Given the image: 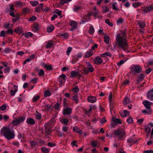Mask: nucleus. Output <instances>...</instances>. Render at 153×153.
Listing matches in <instances>:
<instances>
[{
    "instance_id": "17",
    "label": "nucleus",
    "mask_w": 153,
    "mask_h": 153,
    "mask_svg": "<svg viewBox=\"0 0 153 153\" xmlns=\"http://www.w3.org/2000/svg\"><path fill=\"white\" fill-rule=\"evenodd\" d=\"M73 130L74 132H77L79 134H82V131L76 126L74 127Z\"/></svg>"
},
{
    "instance_id": "3",
    "label": "nucleus",
    "mask_w": 153,
    "mask_h": 153,
    "mask_svg": "<svg viewBox=\"0 0 153 153\" xmlns=\"http://www.w3.org/2000/svg\"><path fill=\"white\" fill-rule=\"evenodd\" d=\"M114 133L115 138H117L119 140H122L126 135L125 131L122 128L114 130Z\"/></svg>"
},
{
    "instance_id": "58",
    "label": "nucleus",
    "mask_w": 153,
    "mask_h": 153,
    "mask_svg": "<svg viewBox=\"0 0 153 153\" xmlns=\"http://www.w3.org/2000/svg\"><path fill=\"white\" fill-rule=\"evenodd\" d=\"M145 131L146 133H149L150 131L151 128L149 127L146 126L145 127Z\"/></svg>"
},
{
    "instance_id": "62",
    "label": "nucleus",
    "mask_w": 153,
    "mask_h": 153,
    "mask_svg": "<svg viewBox=\"0 0 153 153\" xmlns=\"http://www.w3.org/2000/svg\"><path fill=\"white\" fill-rule=\"evenodd\" d=\"M39 98V96L38 95H37L34 97L33 98V101L34 102L36 101Z\"/></svg>"
},
{
    "instance_id": "18",
    "label": "nucleus",
    "mask_w": 153,
    "mask_h": 153,
    "mask_svg": "<svg viewBox=\"0 0 153 153\" xmlns=\"http://www.w3.org/2000/svg\"><path fill=\"white\" fill-rule=\"evenodd\" d=\"M113 123L111 124V125L112 126L114 125V123L116 125L118 124H120L121 123V122L119 118L114 119H113Z\"/></svg>"
},
{
    "instance_id": "45",
    "label": "nucleus",
    "mask_w": 153,
    "mask_h": 153,
    "mask_svg": "<svg viewBox=\"0 0 153 153\" xmlns=\"http://www.w3.org/2000/svg\"><path fill=\"white\" fill-rule=\"evenodd\" d=\"M138 23L139 26L141 28H144L145 27V24L143 22H141L139 21H138Z\"/></svg>"
},
{
    "instance_id": "14",
    "label": "nucleus",
    "mask_w": 153,
    "mask_h": 153,
    "mask_svg": "<svg viewBox=\"0 0 153 153\" xmlns=\"http://www.w3.org/2000/svg\"><path fill=\"white\" fill-rule=\"evenodd\" d=\"M25 5V3L20 1H16L15 3V6L17 7H21Z\"/></svg>"
},
{
    "instance_id": "35",
    "label": "nucleus",
    "mask_w": 153,
    "mask_h": 153,
    "mask_svg": "<svg viewBox=\"0 0 153 153\" xmlns=\"http://www.w3.org/2000/svg\"><path fill=\"white\" fill-rule=\"evenodd\" d=\"M94 32V29L92 25L90 26V28L88 31V32L90 34H91L93 33Z\"/></svg>"
},
{
    "instance_id": "57",
    "label": "nucleus",
    "mask_w": 153,
    "mask_h": 153,
    "mask_svg": "<svg viewBox=\"0 0 153 153\" xmlns=\"http://www.w3.org/2000/svg\"><path fill=\"white\" fill-rule=\"evenodd\" d=\"M60 106V103L57 102L54 106V108L55 109L58 110Z\"/></svg>"
},
{
    "instance_id": "4",
    "label": "nucleus",
    "mask_w": 153,
    "mask_h": 153,
    "mask_svg": "<svg viewBox=\"0 0 153 153\" xmlns=\"http://www.w3.org/2000/svg\"><path fill=\"white\" fill-rule=\"evenodd\" d=\"M142 70L141 68L138 65H134L132 67V71L135 73L139 74Z\"/></svg>"
},
{
    "instance_id": "51",
    "label": "nucleus",
    "mask_w": 153,
    "mask_h": 153,
    "mask_svg": "<svg viewBox=\"0 0 153 153\" xmlns=\"http://www.w3.org/2000/svg\"><path fill=\"white\" fill-rule=\"evenodd\" d=\"M98 143L97 141H92L91 142V145L93 147H95L97 146Z\"/></svg>"
},
{
    "instance_id": "63",
    "label": "nucleus",
    "mask_w": 153,
    "mask_h": 153,
    "mask_svg": "<svg viewBox=\"0 0 153 153\" xmlns=\"http://www.w3.org/2000/svg\"><path fill=\"white\" fill-rule=\"evenodd\" d=\"M133 121V118L131 117H130L127 120V122L129 123H131Z\"/></svg>"
},
{
    "instance_id": "8",
    "label": "nucleus",
    "mask_w": 153,
    "mask_h": 153,
    "mask_svg": "<svg viewBox=\"0 0 153 153\" xmlns=\"http://www.w3.org/2000/svg\"><path fill=\"white\" fill-rule=\"evenodd\" d=\"M66 75L65 74H62L58 77V81L61 84L64 83L65 81Z\"/></svg>"
},
{
    "instance_id": "59",
    "label": "nucleus",
    "mask_w": 153,
    "mask_h": 153,
    "mask_svg": "<svg viewBox=\"0 0 153 153\" xmlns=\"http://www.w3.org/2000/svg\"><path fill=\"white\" fill-rule=\"evenodd\" d=\"M36 18L34 16H33L28 19V21H33L36 20Z\"/></svg>"
},
{
    "instance_id": "47",
    "label": "nucleus",
    "mask_w": 153,
    "mask_h": 153,
    "mask_svg": "<svg viewBox=\"0 0 153 153\" xmlns=\"http://www.w3.org/2000/svg\"><path fill=\"white\" fill-rule=\"evenodd\" d=\"M142 10L145 13H147L148 12H150L149 7H143Z\"/></svg>"
},
{
    "instance_id": "52",
    "label": "nucleus",
    "mask_w": 153,
    "mask_h": 153,
    "mask_svg": "<svg viewBox=\"0 0 153 153\" xmlns=\"http://www.w3.org/2000/svg\"><path fill=\"white\" fill-rule=\"evenodd\" d=\"M41 149L43 153H48L49 152L48 149L45 147H42Z\"/></svg>"
},
{
    "instance_id": "54",
    "label": "nucleus",
    "mask_w": 153,
    "mask_h": 153,
    "mask_svg": "<svg viewBox=\"0 0 153 153\" xmlns=\"http://www.w3.org/2000/svg\"><path fill=\"white\" fill-rule=\"evenodd\" d=\"M72 91L74 92H78L79 91V88H78V86H76L75 88L72 89Z\"/></svg>"
},
{
    "instance_id": "56",
    "label": "nucleus",
    "mask_w": 153,
    "mask_h": 153,
    "mask_svg": "<svg viewBox=\"0 0 153 153\" xmlns=\"http://www.w3.org/2000/svg\"><path fill=\"white\" fill-rule=\"evenodd\" d=\"M48 70H51L52 69V68L51 65H45L44 66Z\"/></svg>"
},
{
    "instance_id": "29",
    "label": "nucleus",
    "mask_w": 153,
    "mask_h": 153,
    "mask_svg": "<svg viewBox=\"0 0 153 153\" xmlns=\"http://www.w3.org/2000/svg\"><path fill=\"white\" fill-rule=\"evenodd\" d=\"M72 99L75 102L76 104H77L79 101L78 100V96L77 94H75L72 97Z\"/></svg>"
},
{
    "instance_id": "26",
    "label": "nucleus",
    "mask_w": 153,
    "mask_h": 153,
    "mask_svg": "<svg viewBox=\"0 0 153 153\" xmlns=\"http://www.w3.org/2000/svg\"><path fill=\"white\" fill-rule=\"evenodd\" d=\"M142 3L140 2H135L133 3L132 5L133 7L134 8H137L141 5Z\"/></svg>"
},
{
    "instance_id": "53",
    "label": "nucleus",
    "mask_w": 153,
    "mask_h": 153,
    "mask_svg": "<svg viewBox=\"0 0 153 153\" xmlns=\"http://www.w3.org/2000/svg\"><path fill=\"white\" fill-rule=\"evenodd\" d=\"M17 89H15L14 90H11L10 91V95L13 96H14L15 94V93L17 91Z\"/></svg>"
},
{
    "instance_id": "64",
    "label": "nucleus",
    "mask_w": 153,
    "mask_h": 153,
    "mask_svg": "<svg viewBox=\"0 0 153 153\" xmlns=\"http://www.w3.org/2000/svg\"><path fill=\"white\" fill-rule=\"evenodd\" d=\"M82 71L83 72L84 74L85 75H87L88 74L89 72L88 70L86 68H84L82 70Z\"/></svg>"
},
{
    "instance_id": "33",
    "label": "nucleus",
    "mask_w": 153,
    "mask_h": 153,
    "mask_svg": "<svg viewBox=\"0 0 153 153\" xmlns=\"http://www.w3.org/2000/svg\"><path fill=\"white\" fill-rule=\"evenodd\" d=\"M35 118L39 120H40L41 119V114L40 113L37 112V113L35 114Z\"/></svg>"
},
{
    "instance_id": "60",
    "label": "nucleus",
    "mask_w": 153,
    "mask_h": 153,
    "mask_svg": "<svg viewBox=\"0 0 153 153\" xmlns=\"http://www.w3.org/2000/svg\"><path fill=\"white\" fill-rule=\"evenodd\" d=\"M105 22L110 26H112L113 25V24L109 21L108 19H106L105 20Z\"/></svg>"
},
{
    "instance_id": "37",
    "label": "nucleus",
    "mask_w": 153,
    "mask_h": 153,
    "mask_svg": "<svg viewBox=\"0 0 153 153\" xmlns=\"http://www.w3.org/2000/svg\"><path fill=\"white\" fill-rule=\"evenodd\" d=\"M33 34L30 32H28L24 34L25 37L26 38H29L32 37Z\"/></svg>"
},
{
    "instance_id": "15",
    "label": "nucleus",
    "mask_w": 153,
    "mask_h": 153,
    "mask_svg": "<svg viewBox=\"0 0 153 153\" xmlns=\"http://www.w3.org/2000/svg\"><path fill=\"white\" fill-rule=\"evenodd\" d=\"M96 98L94 97L90 96L88 97V101L91 103H94L96 101Z\"/></svg>"
},
{
    "instance_id": "13",
    "label": "nucleus",
    "mask_w": 153,
    "mask_h": 153,
    "mask_svg": "<svg viewBox=\"0 0 153 153\" xmlns=\"http://www.w3.org/2000/svg\"><path fill=\"white\" fill-rule=\"evenodd\" d=\"M82 56V53H79L76 56H75L74 57V59L72 60V62L74 64L75 62L77 61L78 59L81 58Z\"/></svg>"
},
{
    "instance_id": "44",
    "label": "nucleus",
    "mask_w": 153,
    "mask_h": 153,
    "mask_svg": "<svg viewBox=\"0 0 153 153\" xmlns=\"http://www.w3.org/2000/svg\"><path fill=\"white\" fill-rule=\"evenodd\" d=\"M72 0H61L60 4L62 5H63L65 3H68L71 1Z\"/></svg>"
},
{
    "instance_id": "25",
    "label": "nucleus",
    "mask_w": 153,
    "mask_h": 153,
    "mask_svg": "<svg viewBox=\"0 0 153 153\" xmlns=\"http://www.w3.org/2000/svg\"><path fill=\"white\" fill-rule=\"evenodd\" d=\"M30 9L27 7L24 8L22 10L23 13L24 15L28 14L30 13Z\"/></svg>"
},
{
    "instance_id": "27",
    "label": "nucleus",
    "mask_w": 153,
    "mask_h": 153,
    "mask_svg": "<svg viewBox=\"0 0 153 153\" xmlns=\"http://www.w3.org/2000/svg\"><path fill=\"white\" fill-rule=\"evenodd\" d=\"M71 77L72 78L75 77L79 74V72L75 71L71 72Z\"/></svg>"
},
{
    "instance_id": "43",
    "label": "nucleus",
    "mask_w": 153,
    "mask_h": 153,
    "mask_svg": "<svg viewBox=\"0 0 153 153\" xmlns=\"http://www.w3.org/2000/svg\"><path fill=\"white\" fill-rule=\"evenodd\" d=\"M30 3L33 6H35L38 5L39 4V2L36 1H30Z\"/></svg>"
},
{
    "instance_id": "2",
    "label": "nucleus",
    "mask_w": 153,
    "mask_h": 153,
    "mask_svg": "<svg viewBox=\"0 0 153 153\" xmlns=\"http://www.w3.org/2000/svg\"><path fill=\"white\" fill-rule=\"evenodd\" d=\"M2 133L4 137L8 140L14 138V131L8 128H5L2 130Z\"/></svg>"
},
{
    "instance_id": "41",
    "label": "nucleus",
    "mask_w": 153,
    "mask_h": 153,
    "mask_svg": "<svg viewBox=\"0 0 153 153\" xmlns=\"http://www.w3.org/2000/svg\"><path fill=\"white\" fill-rule=\"evenodd\" d=\"M18 121L19 122V123L23 122L25 120V118L24 117H19L17 118Z\"/></svg>"
},
{
    "instance_id": "36",
    "label": "nucleus",
    "mask_w": 153,
    "mask_h": 153,
    "mask_svg": "<svg viewBox=\"0 0 153 153\" xmlns=\"http://www.w3.org/2000/svg\"><path fill=\"white\" fill-rule=\"evenodd\" d=\"M109 11V8L107 6H104L102 7V12L103 13H107Z\"/></svg>"
},
{
    "instance_id": "31",
    "label": "nucleus",
    "mask_w": 153,
    "mask_h": 153,
    "mask_svg": "<svg viewBox=\"0 0 153 153\" xmlns=\"http://www.w3.org/2000/svg\"><path fill=\"white\" fill-rule=\"evenodd\" d=\"M60 121L63 125H67L68 122V120L67 119L63 118L60 120Z\"/></svg>"
},
{
    "instance_id": "32",
    "label": "nucleus",
    "mask_w": 153,
    "mask_h": 153,
    "mask_svg": "<svg viewBox=\"0 0 153 153\" xmlns=\"http://www.w3.org/2000/svg\"><path fill=\"white\" fill-rule=\"evenodd\" d=\"M30 144L31 146L32 147H34L38 145L37 142L33 140H30Z\"/></svg>"
},
{
    "instance_id": "5",
    "label": "nucleus",
    "mask_w": 153,
    "mask_h": 153,
    "mask_svg": "<svg viewBox=\"0 0 153 153\" xmlns=\"http://www.w3.org/2000/svg\"><path fill=\"white\" fill-rule=\"evenodd\" d=\"M69 24L71 27L70 29V30L71 31H73L75 29L77 26V22L74 20L71 21Z\"/></svg>"
},
{
    "instance_id": "22",
    "label": "nucleus",
    "mask_w": 153,
    "mask_h": 153,
    "mask_svg": "<svg viewBox=\"0 0 153 153\" xmlns=\"http://www.w3.org/2000/svg\"><path fill=\"white\" fill-rule=\"evenodd\" d=\"M129 114V112L126 110H124L123 112L120 113V115L123 117H127Z\"/></svg>"
},
{
    "instance_id": "10",
    "label": "nucleus",
    "mask_w": 153,
    "mask_h": 153,
    "mask_svg": "<svg viewBox=\"0 0 153 153\" xmlns=\"http://www.w3.org/2000/svg\"><path fill=\"white\" fill-rule=\"evenodd\" d=\"M143 103L146 108L148 109H149L150 108V105L152 104V103L148 100L143 101Z\"/></svg>"
},
{
    "instance_id": "16",
    "label": "nucleus",
    "mask_w": 153,
    "mask_h": 153,
    "mask_svg": "<svg viewBox=\"0 0 153 153\" xmlns=\"http://www.w3.org/2000/svg\"><path fill=\"white\" fill-rule=\"evenodd\" d=\"M130 102L129 98L128 97H126L124 98L123 101V105L125 107L127 106V105H128Z\"/></svg>"
},
{
    "instance_id": "49",
    "label": "nucleus",
    "mask_w": 153,
    "mask_h": 153,
    "mask_svg": "<svg viewBox=\"0 0 153 153\" xmlns=\"http://www.w3.org/2000/svg\"><path fill=\"white\" fill-rule=\"evenodd\" d=\"M11 50L9 48H7L4 49L3 52L6 53H8L11 52Z\"/></svg>"
},
{
    "instance_id": "46",
    "label": "nucleus",
    "mask_w": 153,
    "mask_h": 153,
    "mask_svg": "<svg viewBox=\"0 0 153 153\" xmlns=\"http://www.w3.org/2000/svg\"><path fill=\"white\" fill-rule=\"evenodd\" d=\"M51 95V93L50 91L47 90L45 91L44 93V96L45 97L49 96Z\"/></svg>"
},
{
    "instance_id": "7",
    "label": "nucleus",
    "mask_w": 153,
    "mask_h": 153,
    "mask_svg": "<svg viewBox=\"0 0 153 153\" xmlns=\"http://www.w3.org/2000/svg\"><path fill=\"white\" fill-rule=\"evenodd\" d=\"M72 110V109L71 108H66L63 109L62 113L64 115H68L71 113Z\"/></svg>"
},
{
    "instance_id": "39",
    "label": "nucleus",
    "mask_w": 153,
    "mask_h": 153,
    "mask_svg": "<svg viewBox=\"0 0 153 153\" xmlns=\"http://www.w3.org/2000/svg\"><path fill=\"white\" fill-rule=\"evenodd\" d=\"M104 42L107 44H108L109 43L110 38L108 36H105L104 37Z\"/></svg>"
},
{
    "instance_id": "23",
    "label": "nucleus",
    "mask_w": 153,
    "mask_h": 153,
    "mask_svg": "<svg viewBox=\"0 0 153 153\" xmlns=\"http://www.w3.org/2000/svg\"><path fill=\"white\" fill-rule=\"evenodd\" d=\"M82 9V7L78 5H75L73 8V11L75 12H76L79 11Z\"/></svg>"
},
{
    "instance_id": "61",
    "label": "nucleus",
    "mask_w": 153,
    "mask_h": 153,
    "mask_svg": "<svg viewBox=\"0 0 153 153\" xmlns=\"http://www.w3.org/2000/svg\"><path fill=\"white\" fill-rule=\"evenodd\" d=\"M123 19L121 17H120L117 21V23L118 24L122 23L123 22Z\"/></svg>"
},
{
    "instance_id": "24",
    "label": "nucleus",
    "mask_w": 153,
    "mask_h": 153,
    "mask_svg": "<svg viewBox=\"0 0 153 153\" xmlns=\"http://www.w3.org/2000/svg\"><path fill=\"white\" fill-rule=\"evenodd\" d=\"M53 45V44L52 42L49 41H48L45 45L46 48H51Z\"/></svg>"
},
{
    "instance_id": "6",
    "label": "nucleus",
    "mask_w": 153,
    "mask_h": 153,
    "mask_svg": "<svg viewBox=\"0 0 153 153\" xmlns=\"http://www.w3.org/2000/svg\"><path fill=\"white\" fill-rule=\"evenodd\" d=\"M94 62L96 64H101L103 62V59L99 56H97L94 59Z\"/></svg>"
},
{
    "instance_id": "34",
    "label": "nucleus",
    "mask_w": 153,
    "mask_h": 153,
    "mask_svg": "<svg viewBox=\"0 0 153 153\" xmlns=\"http://www.w3.org/2000/svg\"><path fill=\"white\" fill-rule=\"evenodd\" d=\"M117 4L116 2H114L112 4V6L113 10H115L117 11H118L119 9L117 7Z\"/></svg>"
},
{
    "instance_id": "12",
    "label": "nucleus",
    "mask_w": 153,
    "mask_h": 153,
    "mask_svg": "<svg viewBox=\"0 0 153 153\" xmlns=\"http://www.w3.org/2000/svg\"><path fill=\"white\" fill-rule=\"evenodd\" d=\"M26 122L27 124L31 125H34L35 123V120L31 117L27 119L26 120Z\"/></svg>"
},
{
    "instance_id": "19",
    "label": "nucleus",
    "mask_w": 153,
    "mask_h": 153,
    "mask_svg": "<svg viewBox=\"0 0 153 153\" xmlns=\"http://www.w3.org/2000/svg\"><path fill=\"white\" fill-rule=\"evenodd\" d=\"M134 136H132L127 140V142L129 143H132V144H134L137 143V140H135Z\"/></svg>"
},
{
    "instance_id": "42",
    "label": "nucleus",
    "mask_w": 153,
    "mask_h": 153,
    "mask_svg": "<svg viewBox=\"0 0 153 153\" xmlns=\"http://www.w3.org/2000/svg\"><path fill=\"white\" fill-rule=\"evenodd\" d=\"M33 27L35 30L37 31L39 30V25L38 23H35L33 24Z\"/></svg>"
},
{
    "instance_id": "21",
    "label": "nucleus",
    "mask_w": 153,
    "mask_h": 153,
    "mask_svg": "<svg viewBox=\"0 0 153 153\" xmlns=\"http://www.w3.org/2000/svg\"><path fill=\"white\" fill-rule=\"evenodd\" d=\"M93 53L91 49L88 50L86 53L85 56L86 58H88L91 56Z\"/></svg>"
},
{
    "instance_id": "50",
    "label": "nucleus",
    "mask_w": 153,
    "mask_h": 153,
    "mask_svg": "<svg viewBox=\"0 0 153 153\" xmlns=\"http://www.w3.org/2000/svg\"><path fill=\"white\" fill-rule=\"evenodd\" d=\"M12 123L15 126H16L19 124V122L18 121L17 118L12 121Z\"/></svg>"
},
{
    "instance_id": "11",
    "label": "nucleus",
    "mask_w": 153,
    "mask_h": 153,
    "mask_svg": "<svg viewBox=\"0 0 153 153\" xmlns=\"http://www.w3.org/2000/svg\"><path fill=\"white\" fill-rule=\"evenodd\" d=\"M147 97L149 100H153V89L148 92Z\"/></svg>"
},
{
    "instance_id": "30",
    "label": "nucleus",
    "mask_w": 153,
    "mask_h": 153,
    "mask_svg": "<svg viewBox=\"0 0 153 153\" xmlns=\"http://www.w3.org/2000/svg\"><path fill=\"white\" fill-rule=\"evenodd\" d=\"M93 14L95 17H96L98 14V11L97 10L96 7H94V10L92 11Z\"/></svg>"
},
{
    "instance_id": "40",
    "label": "nucleus",
    "mask_w": 153,
    "mask_h": 153,
    "mask_svg": "<svg viewBox=\"0 0 153 153\" xmlns=\"http://www.w3.org/2000/svg\"><path fill=\"white\" fill-rule=\"evenodd\" d=\"M54 29L53 26L51 25L47 27V31L48 32H51Z\"/></svg>"
},
{
    "instance_id": "48",
    "label": "nucleus",
    "mask_w": 153,
    "mask_h": 153,
    "mask_svg": "<svg viewBox=\"0 0 153 153\" xmlns=\"http://www.w3.org/2000/svg\"><path fill=\"white\" fill-rule=\"evenodd\" d=\"M102 55H105L106 56H109L110 57H111L112 56V54L109 52H105V53L102 54L100 55L101 56H102Z\"/></svg>"
},
{
    "instance_id": "9",
    "label": "nucleus",
    "mask_w": 153,
    "mask_h": 153,
    "mask_svg": "<svg viewBox=\"0 0 153 153\" xmlns=\"http://www.w3.org/2000/svg\"><path fill=\"white\" fill-rule=\"evenodd\" d=\"M86 65L87 66V69L89 72H92L94 71V69L90 62H86Z\"/></svg>"
},
{
    "instance_id": "55",
    "label": "nucleus",
    "mask_w": 153,
    "mask_h": 153,
    "mask_svg": "<svg viewBox=\"0 0 153 153\" xmlns=\"http://www.w3.org/2000/svg\"><path fill=\"white\" fill-rule=\"evenodd\" d=\"M38 74L39 76H43L44 74V72L43 70L41 69L39 71V72H38Z\"/></svg>"
},
{
    "instance_id": "1",
    "label": "nucleus",
    "mask_w": 153,
    "mask_h": 153,
    "mask_svg": "<svg viewBox=\"0 0 153 153\" xmlns=\"http://www.w3.org/2000/svg\"><path fill=\"white\" fill-rule=\"evenodd\" d=\"M126 37V34L125 32L118 34L116 36L114 42L115 47L120 50H122L127 52L128 48Z\"/></svg>"
},
{
    "instance_id": "38",
    "label": "nucleus",
    "mask_w": 153,
    "mask_h": 153,
    "mask_svg": "<svg viewBox=\"0 0 153 153\" xmlns=\"http://www.w3.org/2000/svg\"><path fill=\"white\" fill-rule=\"evenodd\" d=\"M52 107V105L49 104H46L44 106L45 109L47 111H48Z\"/></svg>"
},
{
    "instance_id": "28",
    "label": "nucleus",
    "mask_w": 153,
    "mask_h": 153,
    "mask_svg": "<svg viewBox=\"0 0 153 153\" xmlns=\"http://www.w3.org/2000/svg\"><path fill=\"white\" fill-rule=\"evenodd\" d=\"M144 79V75L142 74H141L139 76L138 79L137 81V84H139V82L142 81Z\"/></svg>"
},
{
    "instance_id": "20",
    "label": "nucleus",
    "mask_w": 153,
    "mask_h": 153,
    "mask_svg": "<svg viewBox=\"0 0 153 153\" xmlns=\"http://www.w3.org/2000/svg\"><path fill=\"white\" fill-rule=\"evenodd\" d=\"M14 31L18 33H21L23 32V28L21 27H19L15 29Z\"/></svg>"
}]
</instances>
